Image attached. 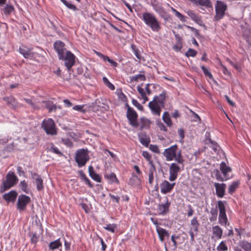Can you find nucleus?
Here are the masks:
<instances>
[{
  "label": "nucleus",
  "instance_id": "nucleus-1",
  "mask_svg": "<svg viewBox=\"0 0 251 251\" xmlns=\"http://www.w3.org/2000/svg\"><path fill=\"white\" fill-rule=\"evenodd\" d=\"M163 154L167 161L175 160L178 164H181L184 162L181 151L178 148L176 145L166 149Z\"/></svg>",
  "mask_w": 251,
  "mask_h": 251
},
{
  "label": "nucleus",
  "instance_id": "nucleus-2",
  "mask_svg": "<svg viewBox=\"0 0 251 251\" xmlns=\"http://www.w3.org/2000/svg\"><path fill=\"white\" fill-rule=\"evenodd\" d=\"M141 19L152 31L158 32L161 29L160 23L153 14L148 12H144L142 14Z\"/></svg>",
  "mask_w": 251,
  "mask_h": 251
},
{
  "label": "nucleus",
  "instance_id": "nucleus-3",
  "mask_svg": "<svg viewBox=\"0 0 251 251\" xmlns=\"http://www.w3.org/2000/svg\"><path fill=\"white\" fill-rule=\"evenodd\" d=\"M18 181V178L13 172H9L0 188V193H3L15 185Z\"/></svg>",
  "mask_w": 251,
  "mask_h": 251
},
{
  "label": "nucleus",
  "instance_id": "nucleus-4",
  "mask_svg": "<svg viewBox=\"0 0 251 251\" xmlns=\"http://www.w3.org/2000/svg\"><path fill=\"white\" fill-rule=\"evenodd\" d=\"M90 159L87 149H81L76 151L75 160L78 167L81 168L86 164Z\"/></svg>",
  "mask_w": 251,
  "mask_h": 251
},
{
  "label": "nucleus",
  "instance_id": "nucleus-5",
  "mask_svg": "<svg viewBox=\"0 0 251 251\" xmlns=\"http://www.w3.org/2000/svg\"><path fill=\"white\" fill-rule=\"evenodd\" d=\"M42 127L48 135H54L57 134L55 123L51 118L44 120L42 123Z\"/></svg>",
  "mask_w": 251,
  "mask_h": 251
},
{
  "label": "nucleus",
  "instance_id": "nucleus-6",
  "mask_svg": "<svg viewBox=\"0 0 251 251\" xmlns=\"http://www.w3.org/2000/svg\"><path fill=\"white\" fill-rule=\"evenodd\" d=\"M184 163L178 164L176 163H172L169 167V180L171 181L175 180L178 176V174L181 170H183Z\"/></svg>",
  "mask_w": 251,
  "mask_h": 251
},
{
  "label": "nucleus",
  "instance_id": "nucleus-7",
  "mask_svg": "<svg viewBox=\"0 0 251 251\" xmlns=\"http://www.w3.org/2000/svg\"><path fill=\"white\" fill-rule=\"evenodd\" d=\"M218 208L219 209V223L222 226H226L227 222V218L226 213L225 202L218 201Z\"/></svg>",
  "mask_w": 251,
  "mask_h": 251
},
{
  "label": "nucleus",
  "instance_id": "nucleus-8",
  "mask_svg": "<svg viewBox=\"0 0 251 251\" xmlns=\"http://www.w3.org/2000/svg\"><path fill=\"white\" fill-rule=\"evenodd\" d=\"M75 56L70 51L66 52L63 55V58H59V60L64 61L65 66L68 71H70L75 63Z\"/></svg>",
  "mask_w": 251,
  "mask_h": 251
},
{
  "label": "nucleus",
  "instance_id": "nucleus-9",
  "mask_svg": "<svg viewBox=\"0 0 251 251\" xmlns=\"http://www.w3.org/2000/svg\"><path fill=\"white\" fill-rule=\"evenodd\" d=\"M226 7V5L223 2L219 0L217 1L215 5L216 15L214 17L215 20L218 21L223 18Z\"/></svg>",
  "mask_w": 251,
  "mask_h": 251
},
{
  "label": "nucleus",
  "instance_id": "nucleus-10",
  "mask_svg": "<svg viewBox=\"0 0 251 251\" xmlns=\"http://www.w3.org/2000/svg\"><path fill=\"white\" fill-rule=\"evenodd\" d=\"M127 106L126 116L129 123L133 126L137 127L139 125L137 121L138 115L136 112L128 104H127Z\"/></svg>",
  "mask_w": 251,
  "mask_h": 251
},
{
  "label": "nucleus",
  "instance_id": "nucleus-11",
  "mask_svg": "<svg viewBox=\"0 0 251 251\" xmlns=\"http://www.w3.org/2000/svg\"><path fill=\"white\" fill-rule=\"evenodd\" d=\"M30 201L29 197L25 195H20L18 198L17 208L20 211H24L26 209L27 205Z\"/></svg>",
  "mask_w": 251,
  "mask_h": 251
},
{
  "label": "nucleus",
  "instance_id": "nucleus-12",
  "mask_svg": "<svg viewBox=\"0 0 251 251\" xmlns=\"http://www.w3.org/2000/svg\"><path fill=\"white\" fill-rule=\"evenodd\" d=\"M150 85V84L149 83L146 84L145 89L142 88L140 85H138L137 87V90L140 95V98L143 100V103H145L146 101L149 100L147 95H150L151 94Z\"/></svg>",
  "mask_w": 251,
  "mask_h": 251
},
{
  "label": "nucleus",
  "instance_id": "nucleus-13",
  "mask_svg": "<svg viewBox=\"0 0 251 251\" xmlns=\"http://www.w3.org/2000/svg\"><path fill=\"white\" fill-rule=\"evenodd\" d=\"M54 49L57 53L58 58H63V55L67 52L64 43L61 41H57L53 44Z\"/></svg>",
  "mask_w": 251,
  "mask_h": 251
},
{
  "label": "nucleus",
  "instance_id": "nucleus-14",
  "mask_svg": "<svg viewBox=\"0 0 251 251\" xmlns=\"http://www.w3.org/2000/svg\"><path fill=\"white\" fill-rule=\"evenodd\" d=\"M175 183H171L167 180H164L160 185V192L163 194L170 193L173 189Z\"/></svg>",
  "mask_w": 251,
  "mask_h": 251
},
{
  "label": "nucleus",
  "instance_id": "nucleus-15",
  "mask_svg": "<svg viewBox=\"0 0 251 251\" xmlns=\"http://www.w3.org/2000/svg\"><path fill=\"white\" fill-rule=\"evenodd\" d=\"M149 107L153 114L159 116L160 115L161 108L163 107L162 106L154 102V101H151L149 103Z\"/></svg>",
  "mask_w": 251,
  "mask_h": 251
},
{
  "label": "nucleus",
  "instance_id": "nucleus-16",
  "mask_svg": "<svg viewBox=\"0 0 251 251\" xmlns=\"http://www.w3.org/2000/svg\"><path fill=\"white\" fill-rule=\"evenodd\" d=\"M216 192L218 197L222 198L225 195L226 185L224 183H215Z\"/></svg>",
  "mask_w": 251,
  "mask_h": 251
},
{
  "label": "nucleus",
  "instance_id": "nucleus-17",
  "mask_svg": "<svg viewBox=\"0 0 251 251\" xmlns=\"http://www.w3.org/2000/svg\"><path fill=\"white\" fill-rule=\"evenodd\" d=\"M18 193L16 191L12 190L9 192L4 194L3 199L8 202H14L17 197Z\"/></svg>",
  "mask_w": 251,
  "mask_h": 251
},
{
  "label": "nucleus",
  "instance_id": "nucleus-18",
  "mask_svg": "<svg viewBox=\"0 0 251 251\" xmlns=\"http://www.w3.org/2000/svg\"><path fill=\"white\" fill-rule=\"evenodd\" d=\"M212 238L220 239L223 235V230L219 226H213L212 228Z\"/></svg>",
  "mask_w": 251,
  "mask_h": 251
},
{
  "label": "nucleus",
  "instance_id": "nucleus-19",
  "mask_svg": "<svg viewBox=\"0 0 251 251\" xmlns=\"http://www.w3.org/2000/svg\"><path fill=\"white\" fill-rule=\"evenodd\" d=\"M170 202L167 199L166 202L165 203L159 204L158 207V211L159 214L164 215L168 211L169 207L170 206Z\"/></svg>",
  "mask_w": 251,
  "mask_h": 251
},
{
  "label": "nucleus",
  "instance_id": "nucleus-20",
  "mask_svg": "<svg viewBox=\"0 0 251 251\" xmlns=\"http://www.w3.org/2000/svg\"><path fill=\"white\" fill-rule=\"evenodd\" d=\"M156 231L158 235L159 239L161 242H163L164 240L165 237L169 236V235L168 231L166 229L160 226H157L156 227Z\"/></svg>",
  "mask_w": 251,
  "mask_h": 251
},
{
  "label": "nucleus",
  "instance_id": "nucleus-21",
  "mask_svg": "<svg viewBox=\"0 0 251 251\" xmlns=\"http://www.w3.org/2000/svg\"><path fill=\"white\" fill-rule=\"evenodd\" d=\"M32 178L35 179V183L36 185L37 189L38 191H41L43 189L44 186L43 184V180L41 177L37 174H33Z\"/></svg>",
  "mask_w": 251,
  "mask_h": 251
},
{
  "label": "nucleus",
  "instance_id": "nucleus-22",
  "mask_svg": "<svg viewBox=\"0 0 251 251\" xmlns=\"http://www.w3.org/2000/svg\"><path fill=\"white\" fill-rule=\"evenodd\" d=\"M4 100L8 105H11L14 108H18L22 106L21 104L17 103L14 98L13 97L5 98H4Z\"/></svg>",
  "mask_w": 251,
  "mask_h": 251
},
{
  "label": "nucleus",
  "instance_id": "nucleus-23",
  "mask_svg": "<svg viewBox=\"0 0 251 251\" xmlns=\"http://www.w3.org/2000/svg\"><path fill=\"white\" fill-rule=\"evenodd\" d=\"M49 247V249L51 250H58V251H61L60 248L62 247V243L60 242V239H58L50 242Z\"/></svg>",
  "mask_w": 251,
  "mask_h": 251
},
{
  "label": "nucleus",
  "instance_id": "nucleus-24",
  "mask_svg": "<svg viewBox=\"0 0 251 251\" xmlns=\"http://www.w3.org/2000/svg\"><path fill=\"white\" fill-rule=\"evenodd\" d=\"M200 224L196 217H194L190 222V227L189 230L195 231V232L198 233L199 227Z\"/></svg>",
  "mask_w": 251,
  "mask_h": 251
},
{
  "label": "nucleus",
  "instance_id": "nucleus-25",
  "mask_svg": "<svg viewBox=\"0 0 251 251\" xmlns=\"http://www.w3.org/2000/svg\"><path fill=\"white\" fill-rule=\"evenodd\" d=\"M165 99V94L162 93L160 94L158 96L155 97L152 101H154V102L158 104L161 106L163 107L164 106Z\"/></svg>",
  "mask_w": 251,
  "mask_h": 251
},
{
  "label": "nucleus",
  "instance_id": "nucleus-26",
  "mask_svg": "<svg viewBox=\"0 0 251 251\" xmlns=\"http://www.w3.org/2000/svg\"><path fill=\"white\" fill-rule=\"evenodd\" d=\"M89 175L91 177L98 182H101V177L97 174L94 170L93 167L90 166L88 168Z\"/></svg>",
  "mask_w": 251,
  "mask_h": 251
},
{
  "label": "nucleus",
  "instance_id": "nucleus-27",
  "mask_svg": "<svg viewBox=\"0 0 251 251\" xmlns=\"http://www.w3.org/2000/svg\"><path fill=\"white\" fill-rule=\"evenodd\" d=\"M104 177L106 178L110 183H119V181L114 173L105 174Z\"/></svg>",
  "mask_w": 251,
  "mask_h": 251
},
{
  "label": "nucleus",
  "instance_id": "nucleus-28",
  "mask_svg": "<svg viewBox=\"0 0 251 251\" xmlns=\"http://www.w3.org/2000/svg\"><path fill=\"white\" fill-rule=\"evenodd\" d=\"M186 13L192 20H193L198 24H201V23H202V21L201 20V18L200 16L197 15L190 10L187 11Z\"/></svg>",
  "mask_w": 251,
  "mask_h": 251
},
{
  "label": "nucleus",
  "instance_id": "nucleus-29",
  "mask_svg": "<svg viewBox=\"0 0 251 251\" xmlns=\"http://www.w3.org/2000/svg\"><path fill=\"white\" fill-rule=\"evenodd\" d=\"M151 5L152 6L154 10L160 15H162L165 13L163 7L158 4L157 2H156L155 0H154L153 2H151Z\"/></svg>",
  "mask_w": 251,
  "mask_h": 251
},
{
  "label": "nucleus",
  "instance_id": "nucleus-30",
  "mask_svg": "<svg viewBox=\"0 0 251 251\" xmlns=\"http://www.w3.org/2000/svg\"><path fill=\"white\" fill-rule=\"evenodd\" d=\"M129 184L132 186H138L140 185L141 180L136 175H133L129 179Z\"/></svg>",
  "mask_w": 251,
  "mask_h": 251
},
{
  "label": "nucleus",
  "instance_id": "nucleus-31",
  "mask_svg": "<svg viewBox=\"0 0 251 251\" xmlns=\"http://www.w3.org/2000/svg\"><path fill=\"white\" fill-rule=\"evenodd\" d=\"M140 121L141 123V129L143 128H148L150 127V125L151 124V121L144 117H142L140 119Z\"/></svg>",
  "mask_w": 251,
  "mask_h": 251
},
{
  "label": "nucleus",
  "instance_id": "nucleus-32",
  "mask_svg": "<svg viewBox=\"0 0 251 251\" xmlns=\"http://www.w3.org/2000/svg\"><path fill=\"white\" fill-rule=\"evenodd\" d=\"M20 53L26 58L31 59L33 56V54L29 50H26L24 49L20 48Z\"/></svg>",
  "mask_w": 251,
  "mask_h": 251
},
{
  "label": "nucleus",
  "instance_id": "nucleus-33",
  "mask_svg": "<svg viewBox=\"0 0 251 251\" xmlns=\"http://www.w3.org/2000/svg\"><path fill=\"white\" fill-rule=\"evenodd\" d=\"M239 246L243 248L245 251H251V243L246 241L240 242Z\"/></svg>",
  "mask_w": 251,
  "mask_h": 251
},
{
  "label": "nucleus",
  "instance_id": "nucleus-34",
  "mask_svg": "<svg viewBox=\"0 0 251 251\" xmlns=\"http://www.w3.org/2000/svg\"><path fill=\"white\" fill-rule=\"evenodd\" d=\"M163 121L168 126H171L172 125V122L169 116V114L167 112H165L162 116Z\"/></svg>",
  "mask_w": 251,
  "mask_h": 251
},
{
  "label": "nucleus",
  "instance_id": "nucleus-35",
  "mask_svg": "<svg viewBox=\"0 0 251 251\" xmlns=\"http://www.w3.org/2000/svg\"><path fill=\"white\" fill-rule=\"evenodd\" d=\"M198 5L203 6L206 8L212 7V4L210 0H198Z\"/></svg>",
  "mask_w": 251,
  "mask_h": 251
},
{
  "label": "nucleus",
  "instance_id": "nucleus-36",
  "mask_svg": "<svg viewBox=\"0 0 251 251\" xmlns=\"http://www.w3.org/2000/svg\"><path fill=\"white\" fill-rule=\"evenodd\" d=\"M220 170L224 176H226V175L231 171L230 168L224 162L221 163Z\"/></svg>",
  "mask_w": 251,
  "mask_h": 251
},
{
  "label": "nucleus",
  "instance_id": "nucleus-37",
  "mask_svg": "<svg viewBox=\"0 0 251 251\" xmlns=\"http://www.w3.org/2000/svg\"><path fill=\"white\" fill-rule=\"evenodd\" d=\"M243 35L248 44L251 45V31L249 29L245 30Z\"/></svg>",
  "mask_w": 251,
  "mask_h": 251
},
{
  "label": "nucleus",
  "instance_id": "nucleus-38",
  "mask_svg": "<svg viewBox=\"0 0 251 251\" xmlns=\"http://www.w3.org/2000/svg\"><path fill=\"white\" fill-rule=\"evenodd\" d=\"M211 216L209 217V220L211 222L215 221L217 220L218 216V210L217 208H211L210 210Z\"/></svg>",
  "mask_w": 251,
  "mask_h": 251
},
{
  "label": "nucleus",
  "instance_id": "nucleus-39",
  "mask_svg": "<svg viewBox=\"0 0 251 251\" xmlns=\"http://www.w3.org/2000/svg\"><path fill=\"white\" fill-rule=\"evenodd\" d=\"M139 80L144 81L146 80V76L144 75L138 74L130 77L131 81H137Z\"/></svg>",
  "mask_w": 251,
  "mask_h": 251
},
{
  "label": "nucleus",
  "instance_id": "nucleus-40",
  "mask_svg": "<svg viewBox=\"0 0 251 251\" xmlns=\"http://www.w3.org/2000/svg\"><path fill=\"white\" fill-rule=\"evenodd\" d=\"M49 151L57 154L59 156L63 155V153L60 151V150L53 145H51V147L49 149Z\"/></svg>",
  "mask_w": 251,
  "mask_h": 251
},
{
  "label": "nucleus",
  "instance_id": "nucleus-41",
  "mask_svg": "<svg viewBox=\"0 0 251 251\" xmlns=\"http://www.w3.org/2000/svg\"><path fill=\"white\" fill-rule=\"evenodd\" d=\"M19 187L23 191H24L26 194L28 193L29 189L27 187V184L25 180L21 181L19 184Z\"/></svg>",
  "mask_w": 251,
  "mask_h": 251
},
{
  "label": "nucleus",
  "instance_id": "nucleus-42",
  "mask_svg": "<svg viewBox=\"0 0 251 251\" xmlns=\"http://www.w3.org/2000/svg\"><path fill=\"white\" fill-rule=\"evenodd\" d=\"M142 154L143 156L149 161V164L151 166V167H154L153 161L151 160V155L147 151H143Z\"/></svg>",
  "mask_w": 251,
  "mask_h": 251
},
{
  "label": "nucleus",
  "instance_id": "nucleus-43",
  "mask_svg": "<svg viewBox=\"0 0 251 251\" xmlns=\"http://www.w3.org/2000/svg\"><path fill=\"white\" fill-rule=\"evenodd\" d=\"M14 10V7L10 4H6L3 9V12L5 15H9Z\"/></svg>",
  "mask_w": 251,
  "mask_h": 251
},
{
  "label": "nucleus",
  "instance_id": "nucleus-44",
  "mask_svg": "<svg viewBox=\"0 0 251 251\" xmlns=\"http://www.w3.org/2000/svg\"><path fill=\"white\" fill-rule=\"evenodd\" d=\"M102 80L104 84L108 87L111 90H115V86L113 84H112L108 79L105 76L102 77Z\"/></svg>",
  "mask_w": 251,
  "mask_h": 251
},
{
  "label": "nucleus",
  "instance_id": "nucleus-45",
  "mask_svg": "<svg viewBox=\"0 0 251 251\" xmlns=\"http://www.w3.org/2000/svg\"><path fill=\"white\" fill-rule=\"evenodd\" d=\"M155 167H151L149 170V182L150 184H152L153 181V173L154 171H155Z\"/></svg>",
  "mask_w": 251,
  "mask_h": 251
},
{
  "label": "nucleus",
  "instance_id": "nucleus-46",
  "mask_svg": "<svg viewBox=\"0 0 251 251\" xmlns=\"http://www.w3.org/2000/svg\"><path fill=\"white\" fill-rule=\"evenodd\" d=\"M239 185L238 181L233 182L229 187L228 192L229 193H232L237 189Z\"/></svg>",
  "mask_w": 251,
  "mask_h": 251
},
{
  "label": "nucleus",
  "instance_id": "nucleus-47",
  "mask_svg": "<svg viewBox=\"0 0 251 251\" xmlns=\"http://www.w3.org/2000/svg\"><path fill=\"white\" fill-rule=\"evenodd\" d=\"M227 247L224 241H222L217 247L218 251H227Z\"/></svg>",
  "mask_w": 251,
  "mask_h": 251
},
{
  "label": "nucleus",
  "instance_id": "nucleus-48",
  "mask_svg": "<svg viewBox=\"0 0 251 251\" xmlns=\"http://www.w3.org/2000/svg\"><path fill=\"white\" fill-rule=\"evenodd\" d=\"M172 11L175 14V15L182 22H185V17L182 15L180 12L177 11L175 8L172 7Z\"/></svg>",
  "mask_w": 251,
  "mask_h": 251
},
{
  "label": "nucleus",
  "instance_id": "nucleus-49",
  "mask_svg": "<svg viewBox=\"0 0 251 251\" xmlns=\"http://www.w3.org/2000/svg\"><path fill=\"white\" fill-rule=\"evenodd\" d=\"M139 141H140V142L142 145H143L145 146H148L150 142V140L149 138L147 137L146 136L145 137H143V136L139 137Z\"/></svg>",
  "mask_w": 251,
  "mask_h": 251
},
{
  "label": "nucleus",
  "instance_id": "nucleus-50",
  "mask_svg": "<svg viewBox=\"0 0 251 251\" xmlns=\"http://www.w3.org/2000/svg\"><path fill=\"white\" fill-rule=\"evenodd\" d=\"M66 7H67L68 8L72 9L74 11L76 10L77 8L74 5L72 4V3L68 2L66 0H62L61 1Z\"/></svg>",
  "mask_w": 251,
  "mask_h": 251
},
{
  "label": "nucleus",
  "instance_id": "nucleus-51",
  "mask_svg": "<svg viewBox=\"0 0 251 251\" xmlns=\"http://www.w3.org/2000/svg\"><path fill=\"white\" fill-rule=\"evenodd\" d=\"M116 228V226L115 224H108L106 225L104 228L107 231H110L112 233L114 232L115 229Z\"/></svg>",
  "mask_w": 251,
  "mask_h": 251
},
{
  "label": "nucleus",
  "instance_id": "nucleus-52",
  "mask_svg": "<svg viewBox=\"0 0 251 251\" xmlns=\"http://www.w3.org/2000/svg\"><path fill=\"white\" fill-rule=\"evenodd\" d=\"M197 52L192 49H189L188 51L186 52L185 55L187 57H195L197 54Z\"/></svg>",
  "mask_w": 251,
  "mask_h": 251
},
{
  "label": "nucleus",
  "instance_id": "nucleus-53",
  "mask_svg": "<svg viewBox=\"0 0 251 251\" xmlns=\"http://www.w3.org/2000/svg\"><path fill=\"white\" fill-rule=\"evenodd\" d=\"M132 48L134 55L139 61H141L142 59V56L140 54V50L133 46L132 47Z\"/></svg>",
  "mask_w": 251,
  "mask_h": 251
},
{
  "label": "nucleus",
  "instance_id": "nucleus-54",
  "mask_svg": "<svg viewBox=\"0 0 251 251\" xmlns=\"http://www.w3.org/2000/svg\"><path fill=\"white\" fill-rule=\"evenodd\" d=\"M61 141L67 147H72L73 146V144L72 142L68 138H62Z\"/></svg>",
  "mask_w": 251,
  "mask_h": 251
},
{
  "label": "nucleus",
  "instance_id": "nucleus-55",
  "mask_svg": "<svg viewBox=\"0 0 251 251\" xmlns=\"http://www.w3.org/2000/svg\"><path fill=\"white\" fill-rule=\"evenodd\" d=\"M201 69L202 70V71L203 72V73L205 75L208 76L210 78H213V76H212L211 73L204 66H201Z\"/></svg>",
  "mask_w": 251,
  "mask_h": 251
},
{
  "label": "nucleus",
  "instance_id": "nucleus-56",
  "mask_svg": "<svg viewBox=\"0 0 251 251\" xmlns=\"http://www.w3.org/2000/svg\"><path fill=\"white\" fill-rule=\"evenodd\" d=\"M104 61L108 62L112 66L116 67L118 65V63L114 60L111 59L108 56H106L103 60Z\"/></svg>",
  "mask_w": 251,
  "mask_h": 251
},
{
  "label": "nucleus",
  "instance_id": "nucleus-57",
  "mask_svg": "<svg viewBox=\"0 0 251 251\" xmlns=\"http://www.w3.org/2000/svg\"><path fill=\"white\" fill-rule=\"evenodd\" d=\"M132 103L133 104V105L136 106L139 110H142L143 109V106L140 103H139L137 100L133 99L132 100Z\"/></svg>",
  "mask_w": 251,
  "mask_h": 251
},
{
  "label": "nucleus",
  "instance_id": "nucleus-58",
  "mask_svg": "<svg viewBox=\"0 0 251 251\" xmlns=\"http://www.w3.org/2000/svg\"><path fill=\"white\" fill-rule=\"evenodd\" d=\"M150 149L151 151H153L155 153H159L160 150L158 147L157 145H151L150 147Z\"/></svg>",
  "mask_w": 251,
  "mask_h": 251
},
{
  "label": "nucleus",
  "instance_id": "nucleus-59",
  "mask_svg": "<svg viewBox=\"0 0 251 251\" xmlns=\"http://www.w3.org/2000/svg\"><path fill=\"white\" fill-rule=\"evenodd\" d=\"M182 47V43H176V44L173 46V49L176 51H179L181 49Z\"/></svg>",
  "mask_w": 251,
  "mask_h": 251
},
{
  "label": "nucleus",
  "instance_id": "nucleus-60",
  "mask_svg": "<svg viewBox=\"0 0 251 251\" xmlns=\"http://www.w3.org/2000/svg\"><path fill=\"white\" fill-rule=\"evenodd\" d=\"M189 234H190V235L191 236V239H190L191 241L194 242V240H195V237L197 236L198 233L195 232V231L189 230Z\"/></svg>",
  "mask_w": 251,
  "mask_h": 251
},
{
  "label": "nucleus",
  "instance_id": "nucleus-61",
  "mask_svg": "<svg viewBox=\"0 0 251 251\" xmlns=\"http://www.w3.org/2000/svg\"><path fill=\"white\" fill-rule=\"evenodd\" d=\"M38 236L36 233H33L31 236V241L32 243H36L38 241Z\"/></svg>",
  "mask_w": 251,
  "mask_h": 251
},
{
  "label": "nucleus",
  "instance_id": "nucleus-62",
  "mask_svg": "<svg viewBox=\"0 0 251 251\" xmlns=\"http://www.w3.org/2000/svg\"><path fill=\"white\" fill-rule=\"evenodd\" d=\"M23 100H24L27 103L30 105L32 107L35 108V104L33 103L32 100L31 99L24 98Z\"/></svg>",
  "mask_w": 251,
  "mask_h": 251
},
{
  "label": "nucleus",
  "instance_id": "nucleus-63",
  "mask_svg": "<svg viewBox=\"0 0 251 251\" xmlns=\"http://www.w3.org/2000/svg\"><path fill=\"white\" fill-rule=\"evenodd\" d=\"M209 142L211 144V147L213 149L214 151H217L218 148V145L216 142H214L211 139L208 140Z\"/></svg>",
  "mask_w": 251,
  "mask_h": 251
},
{
  "label": "nucleus",
  "instance_id": "nucleus-64",
  "mask_svg": "<svg viewBox=\"0 0 251 251\" xmlns=\"http://www.w3.org/2000/svg\"><path fill=\"white\" fill-rule=\"evenodd\" d=\"M83 105H76L73 107V109L75 110H77L80 112H84L83 110Z\"/></svg>",
  "mask_w": 251,
  "mask_h": 251
}]
</instances>
